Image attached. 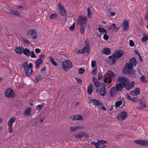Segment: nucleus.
<instances>
[{"instance_id": "obj_1", "label": "nucleus", "mask_w": 148, "mask_h": 148, "mask_svg": "<svg viewBox=\"0 0 148 148\" xmlns=\"http://www.w3.org/2000/svg\"><path fill=\"white\" fill-rule=\"evenodd\" d=\"M62 64V68L66 72H67L68 69L71 68L73 66L71 62L69 60L63 62Z\"/></svg>"}, {"instance_id": "obj_2", "label": "nucleus", "mask_w": 148, "mask_h": 148, "mask_svg": "<svg viewBox=\"0 0 148 148\" xmlns=\"http://www.w3.org/2000/svg\"><path fill=\"white\" fill-rule=\"evenodd\" d=\"M87 22V17L86 16H79L77 21V25L80 26L83 25Z\"/></svg>"}, {"instance_id": "obj_3", "label": "nucleus", "mask_w": 148, "mask_h": 148, "mask_svg": "<svg viewBox=\"0 0 148 148\" xmlns=\"http://www.w3.org/2000/svg\"><path fill=\"white\" fill-rule=\"evenodd\" d=\"M107 143L106 141L103 140H98L97 143L93 142V144L95 145L96 148H104L106 146L104 143Z\"/></svg>"}, {"instance_id": "obj_4", "label": "nucleus", "mask_w": 148, "mask_h": 148, "mask_svg": "<svg viewBox=\"0 0 148 148\" xmlns=\"http://www.w3.org/2000/svg\"><path fill=\"white\" fill-rule=\"evenodd\" d=\"M5 95L6 97L8 98H14L15 97L14 91L11 88H9L6 90L5 92Z\"/></svg>"}, {"instance_id": "obj_5", "label": "nucleus", "mask_w": 148, "mask_h": 148, "mask_svg": "<svg viewBox=\"0 0 148 148\" xmlns=\"http://www.w3.org/2000/svg\"><path fill=\"white\" fill-rule=\"evenodd\" d=\"M15 120L16 118L14 117H13L11 118L8 122L9 132L10 133H12L13 132L12 128V123L15 121Z\"/></svg>"}, {"instance_id": "obj_6", "label": "nucleus", "mask_w": 148, "mask_h": 148, "mask_svg": "<svg viewBox=\"0 0 148 148\" xmlns=\"http://www.w3.org/2000/svg\"><path fill=\"white\" fill-rule=\"evenodd\" d=\"M98 30L99 33H103V34H104L103 38L105 40H107L109 39V36L107 34V32L105 29L99 27L98 28Z\"/></svg>"}, {"instance_id": "obj_7", "label": "nucleus", "mask_w": 148, "mask_h": 148, "mask_svg": "<svg viewBox=\"0 0 148 148\" xmlns=\"http://www.w3.org/2000/svg\"><path fill=\"white\" fill-rule=\"evenodd\" d=\"M127 116V112L124 111L119 113L117 116V118L119 120H124Z\"/></svg>"}, {"instance_id": "obj_8", "label": "nucleus", "mask_w": 148, "mask_h": 148, "mask_svg": "<svg viewBox=\"0 0 148 148\" xmlns=\"http://www.w3.org/2000/svg\"><path fill=\"white\" fill-rule=\"evenodd\" d=\"M124 53V52L121 49H118L116 50L114 53L113 54V55L114 56L115 58H120Z\"/></svg>"}, {"instance_id": "obj_9", "label": "nucleus", "mask_w": 148, "mask_h": 148, "mask_svg": "<svg viewBox=\"0 0 148 148\" xmlns=\"http://www.w3.org/2000/svg\"><path fill=\"white\" fill-rule=\"evenodd\" d=\"M134 65L131 64V63H127L125 66L124 67L123 69V73L124 72L133 69V66Z\"/></svg>"}, {"instance_id": "obj_10", "label": "nucleus", "mask_w": 148, "mask_h": 148, "mask_svg": "<svg viewBox=\"0 0 148 148\" xmlns=\"http://www.w3.org/2000/svg\"><path fill=\"white\" fill-rule=\"evenodd\" d=\"M114 56L113 54L108 57V59L107 60V62L110 65H113L116 61V58H114Z\"/></svg>"}, {"instance_id": "obj_11", "label": "nucleus", "mask_w": 148, "mask_h": 148, "mask_svg": "<svg viewBox=\"0 0 148 148\" xmlns=\"http://www.w3.org/2000/svg\"><path fill=\"white\" fill-rule=\"evenodd\" d=\"M24 70L25 73L27 76L29 77L32 74V69H28L25 66L22 67Z\"/></svg>"}, {"instance_id": "obj_12", "label": "nucleus", "mask_w": 148, "mask_h": 148, "mask_svg": "<svg viewBox=\"0 0 148 148\" xmlns=\"http://www.w3.org/2000/svg\"><path fill=\"white\" fill-rule=\"evenodd\" d=\"M127 71L126 72H124L123 73L125 75H129L130 77L133 76L136 74V71L135 69H133L130 71Z\"/></svg>"}, {"instance_id": "obj_13", "label": "nucleus", "mask_w": 148, "mask_h": 148, "mask_svg": "<svg viewBox=\"0 0 148 148\" xmlns=\"http://www.w3.org/2000/svg\"><path fill=\"white\" fill-rule=\"evenodd\" d=\"M127 87L126 88V89L127 90L131 89L135 85L134 82L133 81H132L129 83L128 82H127Z\"/></svg>"}, {"instance_id": "obj_14", "label": "nucleus", "mask_w": 148, "mask_h": 148, "mask_svg": "<svg viewBox=\"0 0 148 148\" xmlns=\"http://www.w3.org/2000/svg\"><path fill=\"white\" fill-rule=\"evenodd\" d=\"M70 118L73 121L77 120H81L82 119V117L78 114H75L74 116H71Z\"/></svg>"}, {"instance_id": "obj_15", "label": "nucleus", "mask_w": 148, "mask_h": 148, "mask_svg": "<svg viewBox=\"0 0 148 148\" xmlns=\"http://www.w3.org/2000/svg\"><path fill=\"white\" fill-rule=\"evenodd\" d=\"M119 82L123 83L127 82L129 81V80L127 78L123 76L119 77L118 79Z\"/></svg>"}, {"instance_id": "obj_16", "label": "nucleus", "mask_w": 148, "mask_h": 148, "mask_svg": "<svg viewBox=\"0 0 148 148\" xmlns=\"http://www.w3.org/2000/svg\"><path fill=\"white\" fill-rule=\"evenodd\" d=\"M140 106L143 107H146V103L145 99L144 97H142L140 100Z\"/></svg>"}, {"instance_id": "obj_17", "label": "nucleus", "mask_w": 148, "mask_h": 148, "mask_svg": "<svg viewBox=\"0 0 148 148\" xmlns=\"http://www.w3.org/2000/svg\"><path fill=\"white\" fill-rule=\"evenodd\" d=\"M101 52L102 54L108 55L110 54L111 51L109 48L105 47L103 48Z\"/></svg>"}, {"instance_id": "obj_18", "label": "nucleus", "mask_w": 148, "mask_h": 148, "mask_svg": "<svg viewBox=\"0 0 148 148\" xmlns=\"http://www.w3.org/2000/svg\"><path fill=\"white\" fill-rule=\"evenodd\" d=\"M85 46H86V48L85 49V51L86 52L87 54H88L90 51V49L89 47V41L87 38L85 41Z\"/></svg>"}, {"instance_id": "obj_19", "label": "nucleus", "mask_w": 148, "mask_h": 148, "mask_svg": "<svg viewBox=\"0 0 148 148\" xmlns=\"http://www.w3.org/2000/svg\"><path fill=\"white\" fill-rule=\"evenodd\" d=\"M129 27L128 21L124 20L123 22V29L125 31H127Z\"/></svg>"}, {"instance_id": "obj_20", "label": "nucleus", "mask_w": 148, "mask_h": 148, "mask_svg": "<svg viewBox=\"0 0 148 148\" xmlns=\"http://www.w3.org/2000/svg\"><path fill=\"white\" fill-rule=\"evenodd\" d=\"M24 66L28 68L29 69H31L33 67L32 64L31 63H29L28 65V62H25L22 64V67H24Z\"/></svg>"}, {"instance_id": "obj_21", "label": "nucleus", "mask_w": 148, "mask_h": 148, "mask_svg": "<svg viewBox=\"0 0 148 148\" xmlns=\"http://www.w3.org/2000/svg\"><path fill=\"white\" fill-rule=\"evenodd\" d=\"M93 104L95 106H102L103 104L99 100L93 99Z\"/></svg>"}, {"instance_id": "obj_22", "label": "nucleus", "mask_w": 148, "mask_h": 148, "mask_svg": "<svg viewBox=\"0 0 148 148\" xmlns=\"http://www.w3.org/2000/svg\"><path fill=\"white\" fill-rule=\"evenodd\" d=\"M23 54L26 56L27 57H29L31 55L30 51V50L28 49L25 48L23 49Z\"/></svg>"}, {"instance_id": "obj_23", "label": "nucleus", "mask_w": 148, "mask_h": 148, "mask_svg": "<svg viewBox=\"0 0 148 148\" xmlns=\"http://www.w3.org/2000/svg\"><path fill=\"white\" fill-rule=\"evenodd\" d=\"M32 29V32L31 36L33 39H36L37 36V32L35 29Z\"/></svg>"}, {"instance_id": "obj_24", "label": "nucleus", "mask_w": 148, "mask_h": 148, "mask_svg": "<svg viewBox=\"0 0 148 148\" xmlns=\"http://www.w3.org/2000/svg\"><path fill=\"white\" fill-rule=\"evenodd\" d=\"M106 74L110 77V78H112L114 79L116 76L115 74L112 71L108 70L106 73Z\"/></svg>"}, {"instance_id": "obj_25", "label": "nucleus", "mask_w": 148, "mask_h": 148, "mask_svg": "<svg viewBox=\"0 0 148 148\" xmlns=\"http://www.w3.org/2000/svg\"><path fill=\"white\" fill-rule=\"evenodd\" d=\"M93 82L96 87H99L101 85L100 82L95 77H93Z\"/></svg>"}, {"instance_id": "obj_26", "label": "nucleus", "mask_w": 148, "mask_h": 148, "mask_svg": "<svg viewBox=\"0 0 148 148\" xmlns=\"http://www.w3.org/2000/svg\"><path fill=\"white\" fill-rule=\"evenodd\" d=\"M86 48V46L84 47L82 49L81 51L80 52L78 48H76L75 51L79 53H84L86 52L85 49Z\"/></svg>"}, {"instance_id": "obj_27", "label": "nucleus", "mask_w": 148, "mask_h": 148, "mask_svg": "<svg viewBox=\"0 0 148 148\" xmlns=\"http://www.w3.org/2000/svg\"><path fill=\"white\" fill-rule=\"evenodd\" d=\"M8 12H10L12 14L16 16H18L20 14V13L19 12L16 11L12 10V9L8 10Z\"/></svg>"}, {"instance_id": "obj_28", "label": "nucleus", "mask_w": 148, "mask_h": 148, "mask_svg": "<svg viewBox=\"0 0 148 148\" xmlns=\"http://www.w3.org/2000/svg\"><path fill=\"white\" fill-rule=\"evenodd\" d=\"M16 52L18 54H21L23 51V48L20 47H16L15 49Z\"/></svg>"}, {"instance_id": "obj_29", "label": "nucleus", "mask_w": 148, "mask_h": 148, "mask_svg": "<svg viewBox=\"0 0 148 148\" xmlns=\"http://www.w3.org/2000/svg\"><path fill=\"white\" fill-rule=\"evenodd\" d=\"M92 84L91 83L88 87L87 92L89 95H91L92 93Z\"/></svg>"}, {"instance_id": "obj_30", "label": "nucleus", "mask_w": 148, "mask_h": 148, "mask_svg": "<svg viewBox=\"0 0 148 148\" xmlns=\"http://www.w3.org/2000/svg\"><path fill=\"white\" fill-rule=\"evenodd\" d=\"M99 92L101 96H104L106 93V88L105 87H102L99 91Z\"/></svg>"}, {"instance_id": "obj_31", "label": "nucleus", "mask_w": 148, "mask_h": 148, "mask_svg": "<svg viewBox=\"0 0 148 148\" xmlns=\"http://www.w3.org/2000/svg\"><path fill=\"white\" fill-rule=\"evenodd\" d=\"M120 28V27H116V25L115 24L113 23L112 25L110 27H109V29L110 30H111L112 29H113L114 30H116V31H117V30L118 29H119Z\"/></svg>"}, {"instance_id": "obj_32", "label": "nucleus", "mask_w": 148, "mask_h": 148, "mask_svg": "<svg viewBox=\"0 0 148 148\" xmlns=\"http://www.w3.org/2000/svg\"><path fill=\"white\" fill-rule=\"evenodd\" d=\"M130 63L135 66L136 65L137 62L136 58L134 57H133L130 60Z\"/></svg>"}, {"instance_id": "obj_33", "label": "nucleus", "mask_w": 148, "mask_h": 148, "mask_svg": "<svg viewBox=\"0 0 148 148\" xmlns=\"http://www.w3.org/2000/svg\"><path fill=\"white\" fill-rule=\"evenodd\" d=\"M143 37L142 38V42H145L148 40V36L145 33L143 34Z\"/></svg>"}, {"instance_id": "obj_34", "label": "nucleus", "mask_w": 148, "mask_h": 148, "mask_svg": "<svg viewBox=\"0 0 148 148\" xmlns=\"http://www.w3.org/2000/svg\"><path fill=\"white\" fill-rule=\"evenodd\" d=\"M31 108H29L26 109L24 112V115L27 116L29 115L31 112Z\"/></svg>"}, {"instance_id": "obj_35", "label": "nucleus", "mask_w": 148, "mask_h": 148, "mask_svg": "<svg viewBox=\"0 0 148 148\" xmlns=\"http://www.w3.org/2000/svg\"><path fill=\"white\" fill-rule=\"evenodd\" d=\"M116 87L117 91H121L122 90V87L121 83H118L116 85Z\"/></svg>"}, {"instance_id": "obj_36", "label": "nucleus", "mask_w": 148, "mask_h": 148, "mask_svg": "<svg viewBox=\"0 0 148 148\" xmlns=\"http://www.w3.org/2000/svg\"><path fill=\"white\" fill-rule=\"evenodd\" d=\"M49 59L51 61V62L55 66H56L57 65V64L56 62L54 61V59L53 57L51 56L49 57Z\"/></svg>"}, {"instance_id": "obj_37", "label": "nucleus", "mask_w": 148, "mask_h": 148, "mask_svg": "<svg viewBox=\"0 0 148 148\" xmlns=\"http://www.w3.org/2000/svg\"><path fill=\"white\" fill-rule=\"evenodd\" d=\"M87 11L88 13V17L89 18L91 17L92 16V10L90 8L88 7L87 8Z\"/></svg>"}, {"instance_id": "obj_38", "label": "nucleus", "mask_w": 148, "mask_h": 148, "mask_svg": "<svg viewBox=\"0 0 148 148\" xmlns=\"http://www.w3.org/2000/svg\"><path fill=\"white\" fill-rule=\"evenodd\" d=\"M140 80L142 82L145 83H147L148 82L146 77L145 76H142L140 78Z\"/></svg>"}, {"instance_id": "obj_39", "label": "nucleus", "mask_w": 148, "mask_h": 148, "mask_svg": "<svg viewBox=\"0 0 148 148\" xmlns=\"http://www.w3.org/2000/svg\"><path fill=\"white\" fill-rule=\"evenodd\" d=\"M43 62L42 61H38L36 60L35 63V67L36 68H38L39 67V66L40 64H42Z\"/></svg>"}, {"instance_id": "obj_40", "label": "nucleus", "mask_w": 148, "mask_h": 148, "mask_svg": "<svg viewBox=\"0 0 148 148\" xmlns=\"http://www.w3.org/2000/svg\"><path fill=\"white\" fill-rule=\"evenodd\" d=\"M143 140H135L134 141V142L138 145H143Z\"/></svg>"}, {"instance_id": "obj_41", "label": "nucleus", "mask_w": 148, "mask_h": 148, "mask_svg": "<svg viewBox=\"0 0 148 148\" xmlns=\"http://www.w3.org/2000/svg\"><path fill=\"white\" fill-rule=\"evenodd\" d=\"M59 13L60 15L62 16H65L66 15V13L64 9L63 10H61L59 12Z\"/></svg>"}, {"instance_id": "obj_42", "label": "nucleus", "mask_w": 148, "mask_h": 148, "mask_svg": "<svg viewBox=\"0 0 148 148\" xmlns=\"http://www.w3.org/2000/svg\"><path fill=\"white\" fill-rule=\"evenodd\" d=\"M58 16V15L56 14H53L51 15L50 16V18L51 19L55 20Z\"/></svg>"}, {"instance_id": "obj_43", "label": "nucleus", "mask_w": 148, "mask_h": 148, "mask_svg": "<svg viewBox=\"0 0 148 148\" xmlns=\"http://www.w3.org/2000/svg\"><path fill=\"white\" fill-rule=\"evenodd\" d=\"M80 29L81 34H83L84 33L85 30V27L83 26H80Z\"/></svg>"}, {"instance_id": "obj_44", "label": "nucleus", "mask_w": 148, "mask_h": 148, "mask_svg": "<svg viewBox=\"0 0 148 148\" xmlns=\"http://www.w3.org/2000/svg\"><path fill=\"white\" fill-rule=\"evenodd\" d=\"M45 55L44 54H41L39 56V58L37 60L43 62L44 58Z\"/></svg>"}, {"instance_id": "obj_45", "label": "nucleus", "mask_w": 148, "mask_h": 148, "mask_svg": "<svg viewBox=\"0 0 148 148\" xmlns=\"http://www.w3.org/2000/svg\"><path fill=\"white\" fill-rule=\"evenodd\" d=\"M69 130L71 132H73L74 131H77V126H75L74 127H70L69 128Z\"/></svg>"}, {"instance_id": "obj_46", "label": "nucleus", "mask_w": 148, "mask_h": 148, "mask_svg": "<svg viewBox=\"0 0 148 148\" xmlns=\"http://www.w3.org/2000/svg\"><path fill=\"white\" fill-rule=\"evenodd\" d=\"M122 104V101H119L116 102L115 103V106L116 107H119Z\"/></svg>"}, {"instance_id": "obj_47", "label": "nucleus", "mask_w": 148, "mask_h": 148, "mask_svg": "<svg viewBox=\"0 0 148 148\" xmlns=\"http://www.w3.org/2000/svg\"><path fill=\"white\" fill-rule=\"evenodd\" d=\"M76 138H81L83 137V136H82V134H75L73 135Z\"/></svg>"}, {"instance_id": "obj_48", "label": "nucleus", "mask_w": 148, "mask_h": 148, "mask_svg": "<svg viewBox=\"0 0 148 148\" xmlns=\"http://www.w3.org/2000/svg\"><path fill=\"white\" fill-rule=\"evenodd\" d=\"M80 133L82 134V136H83V137H84L86 138H88L89 137V135L86 133H82V132H80Z\"/></svg>"}, {"instance_id": "obj_49", "label": "nucleus", "mask_w": 148, "mask_h": 148, "mask_svg": "<svg viewBox=\"0 0 148 148\" xmlns=\"http://www.w3.org/2000/svg\"><path fill=\"white\" fill-rule=\"evenodd\" d=\"M134 91L136 92V94L137 95H139L140 92V88L139 87H137L135 89Z\"/></svg>"}, {"instance_id": "obj_50", "label": "nucleus", "mask_w": 148, "mask_h": 148, "mask_svg": "<svg viewBox=\"0 0 148 148\" xmlns=\"http://www.w3.org/2000/svg\"><path fill=\"white\" fill-rule=\"evenodd\" d=\"M75 23H73V25L69 28V29L70 30L73 31L74 30L75 28Z\"/></svg>"}, {"instance_id": "obj_51", "label": "nucleus", "mask_w": 148, "mask_h": 148, "mask_svg": "<svg viewBox=\"0 0 148 148\" xmlns=\"http://www.w3.org/2000/svg\"><path fill=\"white\" fill-rule=\"evenodd\" d=\"M85 70L82 68H79L78 70L79 74H82L84 72Z\"/></svg>"}, {"instance_id": "obj_52", "label": "nucleus", "mask_w": 148, "mask_h": 148, "mask_svg": "<svg viewBox=\"0 0 148 148\" xmlns=\"http://www.w3.org/2000/svg\"><path fill=\"white\" fill-rule=\"evenodd\" d=\"M99 75L98 77V79L101 80L103 76V74L101 72H99L98 74Z\"/></svg>"}, {"instance_id": "obj_53", "label": "nucleus", "mask_w": 148, "mask_h": 148, "mask_svg": "<svg viewBox=\"0 0 148 148\" xmlns=\"http://www.w3.org/2000/svg\"><path fill=\"white\" fill-rule=\"evenodd\" d=\"M75 80L77 81V83L80 84H82V81L81 79L78 78H75Z\"/></svg>"}, {"instance_id": "obj_54", "label": "nucleus", "mask_w": 148, "mask_h": 148, "mask_svg": "<svg viewBox=\"0 0 148 148\" xmlns=\"http://www.w3.org/2000/svg\"><path fill=\"white\" fill-rule=\"evenodd\" d=\"M148 145V141L143 140V146H147Z\"/></svg>"}, {"instance_id": "obj_55", "label": "nucleus", "mask_w": 148, "mask_h": 148, "mask_svg": "<svg viewBox=\"0 0 148 148\" xmlns=\"http://www.w3.org/2000/svg\"><path fill=\"white\" fill-rule=\"evenodd\" d=\"M31 57L32 58H36V56L34 54L33 51H32L30 52Z\"/></svg>"}, {"instance_id": "obj_56", "label": "nucleus", "mask_w": 148, "mask_h": 148, "mask_svg": "<svg viewBox=\"0 0 148 148\" xmlns=\"http://www.w3.org/2000/svg\"><path fill=\"white\" fill-rule=\"evenodd\" d=\"M129 44L130 46L131 47H133L135 45L134 42L132 40H131L130 41Z\"/></svg>"}, {"instance_id": "obj_57", "label": "nucleus", "mask_w": 148, "mask_h": 148, "mask_svg": "<svg viewBox=\"0 0 148 148\" xmlns=\"http://www.w3.org/2000/svg\"><path fill=\"white\" fill-rule=\"evenodd\" d=\"M43 106L42 105H39L37 106L36 107V108L38 111H40V110L41 109L42 106Z\"/></svg>"}, {"instance_id": "obj_58", "label": "nucleus", "mask_w": 148, "mask_h": 148, "mask_svg": "<svg viewBox=\"0 0 148 148\" xmlns=\"http://www.w3.org/2000/svg\"><path fill=\"white\" fill-rule=\"evenodd\" d=\"M121 84L122 88H125L126 89V88L127 87V82L122 83H121Z\"/></svg>"}, {"instance_id": "obj_59", "label": "nucleus", "mask_w": 148, "mask_h": 148, "mask_svg": "<svg viewBox=\"0 0 148 148\" xmlns=\"http://www.w3.org/2000/svg\"><path fill=\"white\" fill-rule=\"evenodd\" d=\"M138 20L140 24L142 25L143 24V20L142 18L141 17H140L138 18Z\"/></svg>"}, {"instance_id": "obj_60", "label": "nucleus", "mask_w": 148, "mask_h": 148, "mask_svg": "<svg viewBox=\"0 0 148 148\" xmlns=\"http://www.w3.org/2000/svg\"><path fill=\"white\" fill-rule=\"evenodd\" d=\"M117 90L116 88V87H112L111 89L110 90V91H111L112 92H113L115 93L117 92L116 91Z\"/></svg>"}, {"instance_id": "obj_61", "label": "nucleus", "mask_w": 148, "mask_h": 148, "mask_svg": "<svg viewBox=\"0 0 148 148\" xmlns=\"http://www.w3.org/2000/svg\"><path fill=\"white\" fill-rule=\"evenodd\" d=\"M130 94L133 96L137 95L134 90H133L130 92Z\"/></svg>"}, {"instance_id": "obj_62", "label": "nucleus", "mask_w": 148, "mask_h": 148, "mask_svg": "<svg viewBox=\"0 0 148 148\" xmlns=\"http://www.w3.org/2000/svg\"><path fill=\"white\" fill-rule=\"evenodd\" d=\"M58 8L61 10H63L64 9L63 6L61 5L60 3L59 4Z\"/></svg>"}, {"instance_id": "obj_63", "label": "nucleus", "mask_w": 148, "mask_h": 148, "mask_svg": "<svg viewBox=\"0 0 148 148\" xmlns=\"http://www.w3.org/2000/svg\"><path fill=\"white\" fill-rule=\"evenodd\" d=\"M121 101H122V103H123V106H125V101L124 99V98L123 97H122L121 98Z\"/></svg>"}, {"instance_id": "obj_64", "label": "nucleus", "mask_w": 148, "mask_h": 148, "mask_svg": "<svg viewBox=\"0 0 148 148\" xmlns=\"http://www.w3.org/2000/svg\"><path fill=\"white\" fill-rule=\"evenodd\" d=\"M23 40L25 43L26 44H29L30 43V42L27 39H23Z\"/></svg>"}]
</instances>
